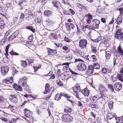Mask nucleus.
<instances>
[{"mask_svg": "<svg viewBox=\"0 0 123 123\" xmlns=\"http://www.w3.org/2000/svg\"><path fill=\"white\" fill-rule=\"evenodd\" d=\"M115 119L117 121L123 122V116L120 117H118L117 118L115 117Z\"/></svg>", "mask_w": 123, "mask_h": 123, "instance_id": "58836bf2", "label": "nucleus"}, {"mask_svg": "<svg viewBox=\"0 0 123 123\" xmlns=\"http://www.w3.org/2000/svg\"><path fill=\"white\" fill-rule=\"evenodd\" d=\"M18 31H15L8 37V40L9 41H11L14 39V38L16 37L18 35Z\"/></svg>", "mask_w": 123, "mask_h": 123, "instance_id": "9b49d317", "label": "nucleus"}, {"mask_svg": "<svg viewBox=\"0 0 123 123\" xmlns=\"http://www.w3.org/2000/svg\"><path fill=\"white\" fill-rule=\"evenodd\" d=\"M26 61H27L29 64H30L31 63H32L33 62V60L32 59H28L26 60Z\"/></svg>", "mask_w": 123, "mask_h": 123, "instance_id": "8fccbe9b", "label": "nucleus"}, {"mask_svg": "<svg viewBox=\"0 0 123 123\" xmlns=\"http://www.w3.org/2000/svg\"><path fill=\"white\" fill-rule=\"evenodd\" d=\"M103 94V93H102L100 92V93L98 94L97 96L99 100L103 101L105 102V97Z\"/></svg>", "mask_w": 123, "mask_h": 123, "instance_id": "f8f14e48", "label": "nucleus"}, {"mask_svg": "<svg viewBox=\"0 0 123 123\" xmlns=\"http://www.w3.org/2000/svg\"><path fill=\"white\" fill-rule=\"evenodd\" d=\"M113 102L112 101H111L108 103L109 107L110 109H111L113 106Z\"/></svg>", "mask_w": 123, "mask_h": 123, "instance_id": "de8ad7c7", "label": "nucleus"}, {"mask_svg": "<svg viewBox=\"0 0 123 123\" xmlns=\"http://www.w3.org/2000/svg\"><path fill=\"white\" fill-rule=\"evenodd\" d=\"M69 11L72 14L74 15L75 14V12L74 11L71 9H70L69 10Z\"/></svg>", "mask_w": 123, "mask_h": 123, "instance_id": "774afa93", "label": "nucleus"}, {"mask_svg": "<svg viewBox=\"0 0 123 123\" xmlns=\"http://www.w3.org/2000/svg\"><path fill=\"white\" fill-rule=\"evenodd\" d=\"M1 72L3 75L5 76L9 70V67L7 66H3L1 67Z\"/></svg>", "mask_w": 123, "mask_h": 123, "instance_id": "20e7f679", "label": "nucleus"}, {"mask_svg": "<svg viewBox=\"0 0 123 123\" xmlns=\"http://www.w3.org/2000/svg\"><path fill=\"white\" fill-rule=\"evenodd\" d=\"M116 22H117V24L118 25H120L122 22V18L121 16L118 17L116 20Z\"/></svg>", "mask_w": 123, "mask_h": 123, "instance_id": "393cba45", "label": "nucleus"}, {"mask_svg": "<svg viewBox=\"0 0 123 123\" xmlns=\"http://www.w3.org/2000/svg\"><path fill=\"white\" fill-rule=\"evenodd\" d=\"M86 16V23L89 24H90L92 19V16L91 15L87 14Z\"/></svg>", "mask_w": 123, "mask_h": 123, "instance_id": "dca6fc26", "label": "nucleus"}, {"mask_svg": "<svg viewBox=\"0 0 123 123\" xmlns=\"http://www.w3.org/2000/svg\"><path fill=\"white\" fill-rule=\"evenodd\" d=\"M66 26L67 31H69L72 29H74V25L72 23H68L65 24Z\"/></svg>", "mask_w": 123, "mask_h": 123, "instance_id": "6e6552de", "label": "nucleus"}, {"mask_svg": "<svg viewBox=\"0 0 123 123\" xmlns=\"http://www.w3.org/2000/svg\"><path fill=\"white\" fill-rule=\"evenodd\" d=\"M122 85L121 83L119 82H116L114 85V88L116 91L118 92L121 89Z\"/></svg>", "mask_w": 123, "mask_h": 123, "instance_id": "39448f33", "label": "nucleus"}, {"mask_svg": "<svg viewBox=\"0 0 123 123\" xmlns=\"http://www.w3.org/2000/svg\"><path fill=\"white\" fill-rule=\"evenodd\" d=\"M87 43V40L85 39H83L80 41L79 46L81 49H84L86 47Z\"/></svg>", "mask_w": 123, "mask_h": 123, "instance_id": "f257e3e1", "label": "nucleus"}, {"mask_svg": "<svg viewBox=\"0 0 123 123\" xmlns=\"http://www.w3.org/2000/svg\"><path fill=\"white\" fill-rule=\"evenodd\" d=\"M115 37L117 39H121L123 37V34H115Z\"/></svg>", "mask_w": 123, "mask_h": 123, "instance_id": "b1692460", "label": "nucleus"}, {"mask_svg": "<svg viewBox=\"0 0 123 123\" xmlns=\"http://www.w3.org/2000/svg\"><path fill=\"white\" fill-rule=\"evenodd\" d=\"M10 96L11 98H9V100L13 103H16L18 102V99L15 95H11Z\"/></svg>", "mask_w": 123, "mask_h": 123, "instance_id": "4468645a", "label": "nucleus"}, {"mask_svg": "<svg viewBox=\"0 0 123 123\" xmlns=\"http://www.w3.org/2000/svg\"><path fill=\"white\" fill-rule=\"evenodd\" d=\"M49 88H45V89L44 94H47L49 91Z\"/></svg>", "mask_w": 123, "mask_h": 123, "instance_id": "680f3d73", "label": "nucleus"}, {"mask_svg": "<svg viewBox=\"0 0 123 123\" xmlns=\"http://www.w3.org/2000/svg\"><path fill=\"white\" fill-rule=\"evenodd\" d=\"M26 28L31 31L32 32H34L35 31V30L34 28L33 27L31 26H28L26 27Z\"/></svg>", "mask_w": 123, "mask_h": 123, "instance_id": "473e14b6", "label": "nucleus"}, {"mask_svg": "<svg viewBox=\"0 0 123 123\" xmlns=\"http://www.w3.org/2000/svg\"><path fill=\"white\" fill-rule=\"evenodd\" d=\"M10 44H9L7 45L6 48L5 49V52L6 53V54H5L6 56L7 57V55H8V49H9V47Z\"/></svg>", "mask_w": 123, "mask_h": 123, "instance_id": "ea45409f", "label": "nucleus"}, {"mask_svg": "<svg viewBox=\"0 0 123 123\" xmlns=\"http://www.w3.org/2000/svg\"><path fill=\"white\" fill-rule=\"evenodd\" d=\"M66 59L68 60H69L72 59V56L70 55H69L68 56H67L66 57Z\"/></svg>", "mask_w": 123, "mask_h": 123, "instance_id": "5fc2aeb1", "label": "nucleus"}, {"mask_svg": "<svg viewBox=\"0 0 123 123\" xmlns=\"http://www.w3.org/2000/svg\"><path fill=\"white\" fill-rule=\"evenodd\" d=\"M33 35L32 34H31L29 37H28V39L30 40H32L33 39Z\"/></svg>", "mask_w": 123, "mask_h": 123, "instance_id": "69168bd1", "label": "nucleus"}, {"mask_svg": "<svg viewBox=\"0 0 123 123\" xmlns=\"http://www.w3.org/2000/svg\"><path fill=\"white\" fill-rule=\"evenodd\" d=\"M93 24L92 27L94 29H98L99 27V25L100 23V21L97 19H95L93 20Z\"/></svg>", "mask_w": 123, "mask_h": 123, "instance_id": "423d86ee", "label": "nucleus"}, {"mask_svg": "<svg viewBox=\"0 0 123 123\" xmlns=\"http://www.w3.org/2000/svg\"><path fill=\"white\" fill-rule=\"evenodd\" d=\"M25 115L27 118H30L32 116V113L27 109H25L24 110Z\"/></svg>", "mask_w": 123, "mask_h": 123, "instance_id": "1a4fd4ad", "label": "nucleus"}, {"mask_svg": "<svg viewBox=\"0 0 123 123\" xmlns=\"http://www.w3.org/2000/svg\"><path fill=\"white\" fill-rule=\"evenodd\" d=\"M12 69V75H14L18 73V71L16 70L14 67H13Z\"/></svg>", "mask_w": 123, "mask_h": 123, "instance_id": "4c0bfd02", "label": "nucleus"}, {"mask_svg": "<svg viewBox=\"0 0 123 123\" xmlns=\"http://www.w3.org/2000/svg\"><path fill=\"white\" fill-rule=\"evenodd\" d=\"M27 79V78L25 76L21 78L19 80V83L21 85H22V86H24L27 85L26 82Z\"/></svg>", "mask_w": 123, "mask_h": 123, "instance_id": "7ed1b4c3", "label": "nucleus"}, {"mask_svg": "<svg viewBox=\"0 0 123 123\" xmlns=\"http://www.w3.org/2000/svg\"><path fill=\"white\" fill-rule=\"evenodd\" d=\"M90 99L91 100H93V102H96L98 100H99L97 96H94L90 97Z\"/></svg>", "mask_w": 123, "mask_h": 123, "instance_id": "c9c22d12", "label": "nucleus"}, {"mask_svg": "<svg viewBox=\"0 0 123 123\" xmlns=\"http://www.w3.org/2000/svg\"><path fill=\"white\" fill-rule=\"evenodd\" d=\"M117 78H118V80L121 82L123 81V76H122L121 74L118 73L117 75Z\"/></svg>", "mask_w": 123, "mask_h": 123, "instance_id": "bb28decb", "label": "nucleus"}, {"mask_svg": "<svg viewBox=\"0 0 123 123\" xmlns=\"http://www.w3.org/2000/svg\"><path fill=\"white\" fill-rule=\"evenodd\" d=\"M93 67L95 69H99L100 68V65L98 63L94 64Z\"/></svg>", "mask_w": 123, "mask_h": 123, "instance_id": "e433bc0d", "label": "nucleus"}, {"mask_svg": "<svg viewBox=\"0 0 123 123\" xmlns=\"http://www.w3.org/2000/svg\"><path fill=\"white\" fill-rule=\"evenodd\" d=\"M6 25L3 20L0 21V27L1 29H3L4 26Z\"/></svg>", "mask_w": 123, "mask_h": 123, "instance_id": "f704fd0d", "label": "nucleus"}, {"mask_svg": "<svg viewBox=\"0 0 123 123\" xmlns=\"http://www.w3.org/2000/svg\"><path fill=\"white\" fill-rule=\"evenodd\" d=\"M64 78L65 80H67L69 78V75L66 74L64 75Z\"/></svg>", "mask_w": 123, "mask_h": 123, "instance_id": "13d9d810", "label": "nucleus"}, {"mask_svg": "<svg viewBox=\"0 0 123 123\" xmlns=\"http://www.w3.org/2000/svg\"><path fill=\"white\" fill-rule=\"evenodd\" d=\"M91 50L92 51L93 53H95L97 52V49H96V47H94L93 46H91Z\"/></svg>", "mask_w": 123, "mask_h": 123, "instance_id": "a18cd8bd", "label": "nucleus"}, {"mask_svg": "<svg viewBox=\"0 0 123 123\" xmlns=\"http://www.w3.org/2000/svg\"><path fill=\"white\" fill-rule=\"evenodd\" d=\"M10 31H6V32L5 33L4 35V41L5 42L8 40V38H7V36L8 35L10 34Z\"/></svg>", "mask_w": 123, "mask_h": 123, "instance_id": "7c9ffc66", "label": "nucleus"}, {"mask_svg": "<svg viewBox=\"0 0 123 123\" xmlns=\"http://www.w3.org/2000/svg\"><path fill=\"white\" fill-rule=\"evenodd\" d=\"M91 106L93 108H94L96 109L98 108L97 105L96 104H92L91 105Z\"/></svg>", "mask_w": 123, "mask_h": 123, "instance_id": "3c124183", "label": "nucleus"}, {"mask_svg": "<svg viewBox=\"0 0 123 123\" xmlns=\"http://www.w3.org/2000/svg\"><path fill=\"white\" fill-rule=\"evenodd\" d=\"M24 17V15L23 13L21 14V15L20 16V19L21 20H23Z\"/></svg>", "mask_w": 123, "mask_h": 123, "instance_id": "e2e57ef3", "label": "nucleus"}, {"mask_svg": "<svg viewBox=\"0 0 123 123\" xmlns=\"http://www.w3.org/2000/svg\"><path fill=\"white\" fill-rule=\"evenodd\" d=\"M114 117V114L112 113H108L107 115L106 118L108 120H110Z\"/></svg>", "mask_w": 123, "mask_h": 123, "instance_id": "aec40b11", "label": "nucleus"}, {"mask_svg": "<svg viewBox=\"0 0 123 123\" xmlns=\"http://www.w3.org/2000/svg\"><path fill=\"white\" fill-rule=\"evenodd\" d=\"M73 118L72 117L69 115H68L66 122L68 123L72 122H73Z\"/></svg>", "mask_w": 123, "mask_h": 123, "instance_id": "c85d7f7f", "label": "nucleus"}, {"mask_svg": "<svg viewBox=\"0 0 123 123\" xmlns=\"http://www.w3.org/2000/svg\"><path fill=\"white\" fill-rule=\"evenodd\" d=\"M77 67L78 70L82 71H85L86 69L85 64L82 62L79 63Z\"/></svg>", "mask_w": 123, "mask_h": 123, "instance_id": "f03ea898", "label": "nucleus"}, {"mask_svg": "<svg viewBox=\"0 0 123 123\" xmlns=\"http://www.w3.org/2000/svg\"><path fill=\"white\" fill-rule=\"evenodd\" d=\"M9 54L12 55H19V54L15 52H14L13 51V50H12L9 53Z\"/></svg>", "mask_w": 123, "mask_h": 123, "instance_id": "37998d69", "label": "nucleus"}, {"mask_svg": "<svg viewBox=\"0 0 123 123\" xmlns=\"http://www.w3.org/2000/svg\"><path fill=\"white\" fill-rule=\"evenodd\" d=\"M68 66H64L63 67V71H66L68 70Z\"/></svg>", "mask_w": 123, "mask_h": 123, "instance_id": "bf43d9fd", "label": "nucleus"}, {"mask_svg": "<svg viewBox=\"0 0 123 123\" xmlns=\"http://www.w3.org/2000/svg\"><path fill=\"white\" fill-rule=\"evenodd\" d=\"M111 52L107 51L105 52V57L106 59L108 60L109 59L111 56Z\"/></svg>", "mask_w": 123, "mask_h": 123, "instance_id": "a878e982", "label": "nucleus"}, {"mask_svg": "<svg viewBox=\"0 0 123 123\" xmlns=\"http://www.w3.org/2000/svg\"><path fill=\"white\" fill-rule=\"evenodd\" d=\"M72 89L75 93L79 92L80 90V87L78 85L74 86L72 87Z\"/></svg>", "mask_w": 123, "mask_h": 123, "instance_id": "5701e85b", "label": "nucleus"}, {"mask_svg": "<svg viewBox=\"0 0 123 123\" xmlns=\"http://www.w3.org/2000/svg\"><path fill=\"white\" fill-rule=\"evenodd\" d=\"M52 13V12L50 11L47 10L45 11L44 12V14L47 16H49Z\"/></svg>", "mask_w": 123, "mask_h": 123, "instance_id": "c756f323", "label": "nucleus"}, {"mask_svg": "<svg viewBox=\"0 0 123 123\" xmlns=\"http://www.w3.org/2000/svg\"><path fill=\"white\" fill-rule=\"evenodd\" d=\"M69 70L72 75L71 77L74 80L76 78V75H78L79 74L73 71L70 68H69Z\"/></svg>", "mask_w": 123, "mask_h": 123, "instance_id": "f3484780", "label": "nucleus"}, {"mask_svg": "<svg viewBox=\"0 0 123 123\" xmlns=\"http://www.w3.org/2000/svg\"><path fill=\"white\" fill-rule=\"evenodd\" d=\"M12 86L13 88L16 90L20 91H22V88L20 86L16 84H14V85H13Z\"/></svg>", "mask_w": 123, "mask_h": 123, "instance_id": "6ab92c4d", "label": "nucleus"}, {"mask_svg": "<svg viewBox=\"0 0 123 123\" xmlns=\"http://www.w3.org/2000/svg\"><path fill=\"white\" fill-rule=\"evenodd\" d=\"M117 10L119 11L120 15H121L123 14V8H119Z\"/></svg>", "mask_w": 123, "mask_h": 123, "instance_id": "864d4df0", "label": "nucleus"}, {"mask_svg": "<svg viewBox=\"0 0 123 123\" xmlns=\"http://www.w3.org/2000/svg\"><path fill=\"white\" fill-rule=\"evenodd\" d=\"M13 77L11 76L10 78L9 79H7L6 80H5V82L7 84H8V83H12L13 81Z\"/></svg>", "mask_w": 123, "mask_h": 123, "instance_id": "72a5a7b5", "label": "nucleus"}, {"mask_svg": "<svg viewBox=\"0 0 123 123\" xmlns=\"http://www.w3.org/2000/svg\"><path fill=\"white\" fill-rule=\"evenodd\" d=\"M6 6L7 8L11 7L12 6V4L11 3H7L6 4Z\"/></svg>", "mask_w": 123, "mask_h": 123, "instance_id": "6e6d98bb", "label": "nucleus"}, {"mask_svg": "<svg viewBox=\"0 0 123 123\" xmlns=\"http://www.w3.org/2000/svg\"><path fill=\"white\" fill-rule=\"evenodd\" d=\"M47 49L48 55H52L57 53V51L56 50H53L49 48H47Z\"/></svg>", "mask_w": 123, "mask_h": 123, "instance_id": "9d476101", "label": "nucleus"}, {"mask_svg": "<svg viewBox=\"0 0 123 123\" xmlns=\"http://www.w3.org/2000/svg\"><path fill=\"white\" fill-rule=\"evenodd\" d=\"M101 71V72L104 74H105L107 72L106 69L104 67L102 69Z\"/></svg>", "mask_w": 123, "mask_h": 123, "instance_id": "4d7b16f0", "label": "nucleus"}, {"mask_svg": "<svg viewBox=\"0 0 123 123\" xmlns=\"http://www.w3.org/2000/svg\"><path fill=\"white\" fill-rule=\"evenodd\" d=\"M62 96L61 93L60 94H57L55 95L54 99L55 100L58 101L61 99Z\"/></svg>", "mask_w": 123, "mask_h": 123, "instance_id": "cd10ccee", "label": "nucleus"}, {"mask_svg": "<svg viewBox=\"0 0 123 123\" xmlns=\"http://www.w3.org/2000/svg\"><path fill=\"white\" fill-rule=\"evenodd\" d=\"M86 59L88 61H93L94 60L96 59V56L94 55H93L89 56V55H87Z\"/></svg>", "mask_w": 123, "mask_h": 123, "instance_id": "4be33fe9", "label": "nucleus"}, {"mask_svg": "<svg viewBox=\"0 0 123 123\" xmlns=\"http://www.w3.org/2000/svg\"><path fill=\"white\" fill-rule=\"evenodd\" d=\"M52 5L53 6L57 8L58 9L61 6V3L58 1H53L52 2Z\"/></svg>", "mask_w": 123, "mask_h": 123, "instance_id": "ddd939ff", "label": "nucleus"}, {"mask_svg": "<svg viewBox=\"0 0 123 123\" xmlns=\"http://www.w3.org/2000/svg\"><path fill=\"white\" fill-rule=\"evenodd\" d=\"M51 35L52 37L55 39L57 38V36L56 33H52Z\"/></svg>", "mask_w": 123, "mask_h": 123, "instance_id": "603ef678", "label": "nucleus"}, {"mask_svg": "<svg viewBox=\"0 0 123 123\" xmlns=\"http://www.w3.org/2000/svg\"><path fill=\"white\" fill-rule=\"evenodd\" d=\"M98 89L100 92L104 93L107 91V90L105 86L101 84H99L98 86Z\"/></svg>", "mask_w": 123, "mask_h": 123, "instance_id": "0eeeda50", "label": "nucleus"}, {"mask_svg": "<svg viewBox=\"0 0 123 123\" xmlns=\"http://www.w3.org/2000/svg\"><path fill=\"white\" fill-rule=\"evenodd\" d=\"M68 114H64L62 117V119L64 121L67 122V118Z\"/></svg>", "mask_w": 123, "mask_h": 123, "instance_id": "2f4dec72", "label": "nucleus"}, {"mask_svg": "<svg viewBox=\"0 0 123 123\" xmlns=\"http://www.w3.org/2000/svg\"><path fill=\"white\" fill-rule=\"evenodd\" d=\"M117 50L118 53L120 54L121 55L123 53V50L122 49L121 47L120 46L118 47L117 49Z\"/></svg>", "mask_w": 123, "mask_h": 123, "instance_id": "c03bdc74", "label": "nucleus"}, {"mask_svg": "<svg viewBox=\"0 0 123 123\" xmlns=\"http://www.w3.org/2000/svg\"><path fill=\"white\" fill-rule=\"evenodd\" d=\"M0 119H1L2 121L6 122H7V121H8V120L5 118L0 117Z\"/></svg>", "mask_w": 123, "mask_h": 123, "instance_id": "052dcab7", "label": "nucleus"}, {"mask_svg": "<svg viewBox=\"0 0 123 123\" xmlns=\"http://www.w3.org/2000/svg\"><path fill=\"white\" fill-rule=\"evenodd\" d=\"M63 13L64 14L67 15H70V14L68 11H64Z\"/></svg>", "mask_w": 123, "mask_h": 123, "instance_id": "338daca9", "label": "nucleus"}, {"mask_svg": "<svg viewBox=\"0 0 123 123\" xmlns=\"http://www.w3.org/2000/svg\"><path fill=\"white\" fill-rule=\"evenodd\" d=\"M93 67L92 65H90L88 67V68L87 71L88 74L91 75L93 73L94 71Z\"/></svg>", "mask_w": 123, "mask_h": 123, "instance_id": "2eb2a0df", "label": "nucleus"}, {"mask_svg": "<svg viewBox=\"0 0 123 123\" xmlns=\"http://www.w3.org/2000/svg\"><path fill=\"white\" fill-rule=\"evenodd\" d=\"M85 96H88L89 93V91L87 89L85 88L81 92Z\"/></svg>", "mask_w": 123, "mask_h": 123, "instance_id": "412c9836", "label": "nucleus"}, {"mask_svg": "<svg viewBox=\"0 0 123 123\" xmlns=\"http://www.w3.org/2000/svg\"><path fill=\"white\" fill-rule=\"evenodd\" d=\"M21 65L24 68L26 67L27 64L26 62L24 61H21Z\"/></svg>", "mask_w": 123, "mask_h": 123, "instance_id": "49530a36", "label": "nucleus"}, {"mask_svg": "<svg viewBox=\"0 0 123 123\" xmlns=\"http://www.w3.org/2000/svg\"><path fill=\"white\" fill-rule=\"evenodd\" d=\"M71 109L69 108L66 107L64 110V112L66 113H69L71 112Z\"/></svg>", "mask_w": 123, "mask_h": 123, "instance_id": "a19ab883", "label": "nucleus"}, {"mask_svg": "<svg viewBox=\"0 0 123 123\" xmlns=\"http://www.w3.org/2000/svg\"><path fill=\"white\" fill-rule=\"evenodd\" d=\"M35 15L34 13H33L31 14H29L28 16V17H30L31 18H33L34 17Z\"/></svg>", "mask_w": 123, "mask_h": 123, "instance_id": "0e129e2a", "label": "nucleus"}, {"mask_svg": "<svg viewBox=\"0 0 123 123\" xmlns=\"http://www.w3.org/2000/svg\"><path fill=\"white\" fill-rule=\"evenodd\" d=\"M61 94L62 96L66 98L70 102H72V100L68 99V98H71V96H69L68 94L66 93H64L63 92H61Z\"/></svg>", "mask_w": 123, "mask_h": 123, "instance_id": "a211bd4d", "label": "nucleus"}, {"mask_svg": "<svg viewBox=\"0 0 123 123\" xmlns=\"http://www.w3.org/2000/svg\"><path fill=\"white\" fill-rule=\"evenodd\" d=\"M108 87L110 90H111L112 92H114V89L112 85L111 84H108Z\"/></svg>", "mask_w": 123, "mask_h": 123, "instance_id": "79ce46f5", "label": "nucleus"}, {"mask_svg": "<svg viewBox=\"0 0 123 123\" xmlns=\"http://www.w3.org/2000/svg\"><path fill=\"white\" fill-rule=\"evenodd\" d=\"M75 61H74V63H75L76 62H84V61L82 60V59H80L78 58V59H74Z\"/></svg>", "mask_w": 123, "mask_h": 123, "instance_id": "09e8293b", "label": "nucleus"}]
</instances>
